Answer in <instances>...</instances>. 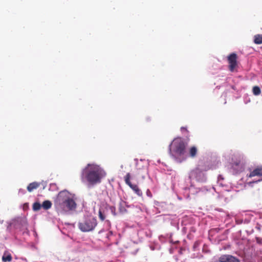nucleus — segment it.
<instances>
[{
  "label": "nucleus",
  "mask_w": 262,
  "mask_h": 262,
  "mask_svg": "<svg viewBox=\"0 0 262 262\" xmlns=\"http://www.w3.org/2000/svg\"><path fill=\"white\" fill-rule=\"evenodd\" d=\"M105 175V171L99 166L88 164L82 170L80 177L82 181H86L90 185H95L100 183Z\"/></svg>",
  "instance_id": "nucleus-1"
},
{
  "label": "nucleus",
  "mask_w": 262,
  "mask_h": 262,
  "mask_svg": "<svg viewBox=\"0 0 262 262\" xmlns=\"http://www.w3.org/2000/svg\"><path fill=\"white\" fill-rule=\"evenodd\" d=\"M56 205L61 212H66L76 208V201L67 191H60L57 198Z\"/></svg>",
  "instance_id": "nucleus-2"
},
{
  "label": "nucleus",
  "mask_w": 262,
  "mask_h": 262,
  "mask_svg": "<svg viewBox=\"0 0 262 262\" xmlns=\"http://www.w3.org/2000/svg\"><path fill=\"white\" fill-rule=\"evenodd\" d=\"M97 219L93 216H88L79 222L78 226L82 232H90L95 229L97 225Z\"/></svg>",
  "instance_id": "nucleus-3"
},
{
  "label": "nucleus",
  "mask_w": 262,
  "mask_h": 262,
  "mask_svg": "<svg viewBox=\"0 0 262 262\" xmlns=\"http://www.w3.org/2000/svg\"><path fill=\"white\" fill-rule=\"evenodd\" d=\"M170 151L175 156H180L185 152L186 144L180 138L174 139L170 145Z\"/></svg>",
  "instance_id": "nucleus-4"
},
{
  "label": "nucleus",
  "mask_w": 262,
  "mask_h": 262,
  "mask_svg": "<svg viewBox=\"0 0 262 262\" xmlns=\"http://www.w3.org/2000/svg\"><path fill=\"white\" fill-rule=\"evenodd\" d=\"M237 55L235 53H232L227 56L228 69L231 72L237 71Z\"/></svg>",
  "instance_id": "nucleus-5"
},
{
  "label": "nucleus",
  "mask_w": 262,
  "mask_h": 262,
  "mask_svg": "<svg viewBox=\"0 0 262 262\" xmlns=\"http://www.w3.org/2000/svg\"><path fill=\"white\" fill-rule=\"evenodd\" d=\"M130 174L127 173L124 177L125 183L135 192V193L139 196H142V192L137 185L133 184L130 181Z\"/></svg>",
  "instance_id": "nucleus-6"
},
{
  "label": "nucleus",
  "mask_w": 262,
  "mask_h": 262,
  "mask_svg": "<svg viewBox=\"0 0 262 262\" xmlns=\"http://www.w3.org/2000/svg\"><path fill=\"white\" fill-rule=\"evenodd\" d=\"M220 262H241L234 256L230 255H223L219 258Z\"/></svg>",
  "instance_id": "nucleus-7"
},
{
  "label": "nucleus",
  "mask_w": 262,
  "mask_h": 262,
  "mask_svg": "<svg viewBox=\"0 0 262 262\" xmlns=\"http://www.w3.org/2000/svg\"><path fill=\"white\" fill-rule=\"evenodd\" d=\"M248 176L250 178L255 176H262V166L257 167L255 168L249 173Z\"/></svg>",
  "instance_id": "nucleus-8"
},
{
  "label": "nucleus",
  "mask_w": 262,
  "mask_h": 262,
  "mask_svg": "<svg viewBox=\"0 0 262 262\" xmlns=\"http://www.w3.org/2000/svg\"><path fill=\"white\" fill-rule=\"evenodd\" d=\"M40 186V183L34 182L30 183L27 187V190L29 192H32L33 190L37 189Z\"/></svg>",
  "instance_id": "nucleus-9"
},
{
  "label": "nucleus",
  "mask_w": 262,
  "mask_h": 262,
  "mask_svg": "<svg viewBox=\"0 0 262 262\" xmlns=\"http://www.w3.org/2000/svg\"><path fill=\"white\" fill-rule=\"evenodd\" d=\"M137 174H140L143 178H145V174L147 173L146 167L142 166V168L139 167V164H137Z\"/></svg>",
  "instance_id": "nucleus-10"
},
{
  "label": "nucleus",
  "mask_w": 262,
  "mask_h": 262,
  "mask_svg": "<svg viewBox=\"0 0 262 262\" xmlns=\"http://www.w3.org/2000/svg\"><path fill=\"white\" fill-rule=\"evenodd\" d=\"M125 202L121 201L119 204V210L121 213H125L127 212V210L125 208Z\"/></svg>",
  "instance_id": "nucleus-11"
},
{
  "label": "nucleus",
  "mask_w": 262,
  "mask_h": 262,
  "mask_svg": "<svg viewBox=\"0 0 262 262\" xmlns=\"http://www.w3.org/2000/svg\"><path fill=\"white\" fill-rule=\"evenodd\" d=\"M197 148L195 146H192L190 148L189 151V156L191 158H194L196 156L197 154Z\"/></svg>",
  "instance_id": "nucleus-12"
},
{
  "label": "nucleus",
  "mask_w": 262,
  "mask_h": 262,
  "mask_svg": "<svg viewBox=\"0 0 262 262\" xmlns=\"http://www.w3.org/2000/svg\"><path fill=\"white\" fill-rule=\"evenodd\" d=\"M12 259V257L10 253H5L2 256V260L3 262L11 261Z\"/></svg>",
  "instance_id": "nucleus-13"
},
{
  "label": "nucleus",
  "mask_w": 262,
  "mask_h": 262,
  "mask_svg": "<svg viewBox=\"0 0 262 262\" xmlns=\"http://www.w3.org/2000/svg\"><path fill=\"white\" fill-rule=\"evenodd\" d=\"M254 42L255 44L262 43V34H257L254 36Z\"/></svg>",
  "instance_id": "nucleus-14"
},
{
  "label": "nucleus",
  "mask_w": 262,
  "mask_h": 262,
  "mask_svg": "<svg viewBox=\"0 0 262 262\" xmlns=\"http://www.w3.org/2000/svg\"><path fill=\"white\" fill-rule=\"evenodd\" d=\"M52 203L50 201H45L42 204L43 209L47 210L51 207Z\"/></svg>",
  "instance_id": "nucleus-15"
},
{
  "label": "nucleus",
  "mask_w": 262,
  "mask_h": 262,
  "mask_svg": "<svg viewBox=\"0 0 262 262\" xmlns=\"http://www.w3.org/2000/svg\"><path fill=\"white\" fill-rule=\"evenodd\" d=\"M252 92L253 95L255 96H258L260 94L261 90L259 86H254L252 88Z\"/></svg>",
  "instance_id": "nucleus-16"
},
{
  "label": "nucleus",
  "mask_w": 262,
  "mask_h": 262,
  "mask_svg": "<svg viewBox=\"0 0 262 262\" xmlns=\"http://www.w3.org/2000/svg\"><path fill=\"white\" fill-rule=\"evenodd\" d=\"M98 215L100 220L102 221H103L105 219V215L104 214V211L102 208H100L98 212Z\"/></svg>",
  "instance_id": "nucleus-17"
},
{
  "label": "nucleus",
  "mask_w": 262,
  "mask_h": 262,
  "mask_svg": "<svg viewBox=\"0 0 262 262\" xmlns=\"http://www.w3.org/2000/svg\"><path fill=\"white\" fill-rule=\"evenodd\" d=\"M41 205L38 202H35L33 205V210L34 211H38L41 208Z\"/></svg>",
  "instance_id": "nucleus-18"
},
{
  "label": "nucleus",
  "mask_w": 262,
  "mask_h": 262,
  "mask_svg": "<svg viewBox=\"0 0 262 262\" xmlns=\"http://www.w3.org/2000/svg\"><path fill=\"white\" fill-rule=\"evenodd\" d=\"M110 209L112 211V212L113 213V214L114 215H116V213H115V210H116V208L114 206H111L110 207Z\"/></svg>",
  "instance_id": "nucleus-19"
},
{
  "label": "nucleus",
  "mask_w": 262,
  "mask_h": 262,
  "mask_svg": "<svg viewBox=\"0 0 262 262\" xmlns=\"http://www.w3.org/2000/svg\"><path fill=\"white\" fill-rule=\"evenodd\" d=\"M146 194H147V195H148L149 197H151L152 196L151 193V192L150 191V190L149 189L147 190V191H146Z\"/></svg>",
  "instance_id": "nucleus-20"
},
{
  "label": "nucleus",
  "mask_w": 262,
  "mask_h": 262,
  "mask_svg": "<svg viewBox=\"0 0 262 262\" xmlns=\"http://www.w3.org/2000/svg\"><path fill=\"white\" fill-rule=\"evenodd\" d=\"M181 130L182 131L185 130V131L187 132V128L186 127H182L181 128Z\"/></svg>",
  "instance_id": "nucleus-21"
},
{
  "label": "nucleus",
  "mask_w": 262,
  "mask_h": 262,
  "mask_svg": "<svg viewBox=\"0 0 262 262\" xmlns=\"http://www.w3.org/2000/svg\"><path fill=\"white\" fill-rule=\"evenodd\" d=\"M261 180H262V179H261V180H258V181H256V182H260V181H261Z\"/></svg>",
  "instance_id": "nucleus-22"
}]
</instances>
